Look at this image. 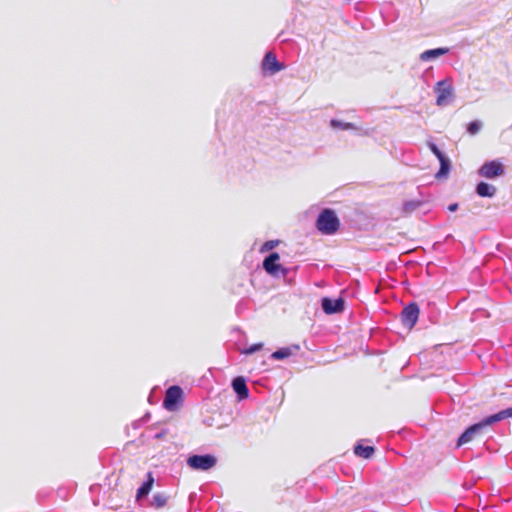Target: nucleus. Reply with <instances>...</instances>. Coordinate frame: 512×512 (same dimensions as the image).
Returning <instances> with one entry per match:
<instances>
[{"label": "nucleus", "instance_id": "nucleus-1", "mask_svg": "<svg viewBox=\"0 0 512 512\" xmlns=\"http://www.w3.org/2000/svg\"><path fill=\"white\" fill-rule=\"evenodd\" d=\"M512 417V407L503 409L495 414L483 418L480 422L469 426L458 438L457 446H462L470 442L475 435L479 434L483 428Z\"/></svg>", "mask_w": 512, "mask_h": 512}, {"label": "nucleus", "instance_id": "nucleus-2", "mask_svg": "<svg viewBox=\"0 0 512 512\" xmlns=\"http://www.w3.org/2000/svg\"><path fill=\"white\" fill-rule=\"evenodd\" d=\"M340 221L334 210L325 208L317 217L316 227L317 229L325 234L332 235L339 229Z\"/></svg>", "mask_w": 512, "mask_h": 512}, {"label": "nucleus", "instance_id": "nucleus-3", "mask_svg": "<svg viewBox=\"0 0 512 512\" xmlns=\"http://www.w3.org/2000/svg\"><path fill=\"white\" fill-rule=\"evenodd\" d=\"M280 257L277 252H272L263 260V269L274 278H285L289 273V268L278 263Z\"/></svg>", "mask_w": 512, "mask_h": 512}, {"label": "nucleus", "instance_id": "nucleus-4", "mask_svg": "<svg viewBox=\"0 0 512 512\" xmlns=\"http://www.w3.org/2000/svg\"><path fill=\"white\" fill-rule=\"evenodd\" d=\"M217 463V459L215 456L210 454H204V455H191L187 459V464L195 469V470H201L206 471L214 467Z\"/></svg>", "mask_w": 512, "mask_h": 512}, {"label": "nucleus", "instance_id": "nucleus-5", "mask_svg": "<svg viewBox=\"0 0 512 512\" xmlns=\"http://www.w3.org/2000/svg\"><path fill=\"white\" fill-rule=\"evenodd\" d=\"M504 173V166L497 160L485 162L478 170V174L487 179L497 178Z\"/></svg>", "mask_w": 512, "mask_h": 512}, {"label": "nucleus", "instance_id": "nucleus-6", "mask_svg": "<svg viewBox=\"0 0 512 512\" xmlns=\"http://www.w3.org/2000/svg\"><path fill=\"white\" fill-rule=\"evenodd\" d=\"M183 397V390L178 385H173L166 390L163 405L169 411H174Z\"/></svg>", "mask_w": 512, "mask_h": 512}, {"label": "nucleus", "instance_id": "nucleus-7", "mask_svg": "<svg viewBox=\"0 0 512 512\" xmlns=\"http://www.w3.org/2000/svg\"><path fill=\"white\" fill-rule=\"evenodd\" d=\"M419 307L417 303L411 302L404 307L401 313V322L405 327L409 329L413 328L419 318Z\"/></svg>", "mask_w": 512, "mask_h": 512}, {"label": "nucleus", "instance_id": "nucleus-8", "mask_svg": "<svg viewBox=\"0 0 512 512\" xmlns=\"http://www.w3.org/2000/svg\"><path fill=\"white\" fill-rule=\"evenodd\" d=\"M434 90L437 94L436 104L438 106H444L448 104L453 92L450 82L448 80H441L437 82Z\"/></svg>", "mask_w": 512, "mask_h": 512}, {"label": "nucleus", "instance_id": "nucleus-9", "mask_svg": "<svg viewBox=\"0 0 512 512\" xmlns=\"http://www.w3.org/2000/svg\"><path fill=\"white\" fill-rule=\"evenodd\" d=\"M321 307L328 315L339 313L344 309V300L342 298L331 299L324 297L321 300Z\"/></svg>", "mask_w": 512, "mask_h": 512}, {"label": "nucleus", "instance_id": "nucleus-10", "mask_svg": "<svg viewBox=\"0 0 512 512\" xmlns=\"http://www.w3.org/2000/svg\"><path fill=\"white\" fill-rule=\"evenodd\" d=\"M262 68L264 71L274 74L281 71L284 68V65L277 60L274 53L267 52L262 61Z\"/></svg>", "mask_w": 512, "mask_h": 512}, {"label": "nucleus", "instance_id": "nucleus-11", "mask_svg": "<svg viewBox=\"0 0 512 512\" xmlns=\"http://www.w3.org/2000/svg\"><path fill=\"white\" fill-rule=\"evenodd\" d=\"M232 388L240 400L248 398L249 390L243 377L239 376L234 378L232 380Z\"/></svg>", "mask_w": 512, "mask_h": 512}, {"label": "nucleus", "instance_id": "nucleus-12", "mask_svg": "<svg viewBox=\"0 0 512 512\" xmlns=\"http://www.w3.org/2000/svg\"><path fill=\"white\" fill-rule=\"evenodd\" d=\"M300 349V346L297 344H293L288 347H282L278 350L274 351L271 354V358L274 360H283L290 356H292L295 352H297Z\"/></svg>", "mask_w": 512, "mask_h": 512}, {"label": "nucleus", "instance_id": "nucleus-13", "mask_svg": "<svg viewBox=\"0 0 512 512\" xmlns=\"http://www.w3.org/2000/svg\"><path fill=\"white\" fill-rule=\"evenodd\" d=\"M449 52V49L446 47H439L435 49H429L422 52L419 56L421 61H431L440 56H443Z\"/></svg>", "mask_w": 512, "mask_h": 512}, {"label": "nucleus", "instance_id": "nucleus-14", "mask_svg": "<svg viewBox=\"0 0 512 512\" xmlns=\"http://www.w3.org/2000/svg\"><path fill=\"white\" fill-rule=\"evenodd\" d=\"M496 192H497L496 187L487 182L481 181L476 186V193L480 197L492 198L495 196Z\"/></svg>", "mask_w": 512, "mask_h": 512}, {"label": "nucleus", "instance_id": "nucleus-15", "mask_svg": "<svg viewBox=\"0 0 512 512\" xmlns=\"http://www.w3.org/2000/svg\"><path fill=\"white\" fill-rule=\"evenodd\" d=\"M439 162H440V168H439L438 172L436 173V178L442 179V178L447 177V175L449 174L450 168H451V162L447 156H444L441 159H439Z\"/></svg>", "mask_w": 512, "mask_h": 512}, {"label": "nucleus", "instance_id": "nucleus-16", "mask_svg": "<svg viewBox=\"0 0 512 512\" xmlns=\"http://www.w3.org/2000/svg\"><path fill=\"white\" fill-rule=\"evenodd\" d=\"M154 479L151 473L148 474V479L142 483V485L137 490V499L145 497L149 494L152 489Z\"/></svg>", "mask_w": 512, "mask_h": 512}, {"label": "nucleus", "instance_id": "nucleus-17", "mask_svg": "<svg viewBox=\"0 0 512 512\" xmlns=\"http://www.w3.org/2000/svg\"><path fill=\"white\" fill-rule=\"evenodd\" d=\"M375 450L372 446H364L362 444H357L354 447L355 455L362 457L364 459H369L374 454Z\"/></svg>", "mask_w": 512, "mask_h": 512}, {"label": "nucleus", "instance_id": "nucleus-18", "mask_svg": "<svg viewBox=\"0 0 512 512\" xmlns=\"http://www.w3.org/2000/svg\"><path fill=\"white\" fill-rule=\"evenodd\" d=\"M330 126L333 129H339V130H356L357 129V127L353 123L344 122V121L337 120V119H332L330 121Z\"/></svg>", "mask_w": 512, "mask_h": 512}, {"label": "nucleus", "instance_id": "nucleus-19", "mask_svg": "<svg viewBox=\"0 0 512 512\" xmlns=\"http://www.w3.org/2000/svg\"><path fill=\"white\" fill-rule=\"evenodd\" d=\"M168 496L164 493H155L152 498V506L162 508L166 505Z\"/></svg>", "mask_w": 512, "mask_h": 512}, {"label": "nucleus", "instance_id": "nucleus-20", "mask_svg": "<svg viewBox=\"0 0 512 512\" xmlns=\"http://www.w3.org/2000/svg\"><path fill=\"white\" fill-rule=\"evenodd\" d=\"M423 204L420 200H410L403 204V212L409 214L418 209Z\"/></svg>", "mask_w": 512, "mask_h": 512}, {"label": "nucleus", "instance_id": "nucleus-21", "mask_svg": "<svg viewBox=\"0 0 512 512\" xmlns=\"http://www.w3.org/2000/svg\"><path fill=\"white\" fill-rule=\"evenodd\" d=\"M482 122L480 120H474L467 125V132L470 135H476L482 129Z\"/></svg>", "mask_w": 512, "mask_h": 512}, {"label": "nucleus", "instance_id": "nucleus-22", "mask_svg": "<svg viewBox=\"0 0 512 512\" xmlns=\"http://www.w3.org/2000/svg\"><path fill=\"white\" fill-rule=\"evenodd\" d=\"M427 146L430 149V151L437 157L438 160L446 156L433 141H428Z\"/></svg>", "mask_w": 512, "mask_h": 512}, {"label": "nucleus", "instance_id": "nucleus-23", "mask_svg": "<svg viewBox=\"0 0 512 512\" xmlns=\"http://www.w3.org/2000/svg\"><path fill=\"white\" fill-rule=\"evenodd\" d=\"M278 244V241L277 240H269V241H266L262 247H261V252H266V251H270L272 249H274Z\"/></svg>", "mask_w": 512, "mask_h": 512}, {"label": "nucleus", "instance_id": "nucleus-24", "mask_svg": "<svg viewBox=\"0 0 512 512\" xmlns=\"http://www.w3.org/2000/svg\"><path fill=\"white\" fill-rule=\"evenodd\" d=\"M261 348H262V344L257 343V344H254V345L250 346L249 348H247V349L245 350V353H246V354H252V353H254V352H256V351L260 350Z\"/></svg>", "mask_w": 512, "mask_h": 512}, {"label": "nucleus", "instance_id": "nucleus-25", "mask_svg": "<svg viewBox=\"0 0 512 512\" xmlns=\"http://www.w3.org/2000/svg\"><path fill=\"white\" fill-rule=\"evenodd\" d=\"M458 209V204L457 203H452L448 206V210L450 212H455L456 210Z\"/></svg>", "mask_w": 512, "mask_h": 512}, {"label": "nucleus", "instance_id": "nucleus-26", "mask_svg": "<svg viewBox=\"0 0 512 512\" xmlns=\"http://www.w3.org/2000/svg\"><path fill=\"white\" fill-rule=\"evenodd\" d=\"M166 435V430H162L161 432H158L155 434L156 439H161Z\"/></svg>", "mask_w": 512, "mask_h": 512}]
</instances>
